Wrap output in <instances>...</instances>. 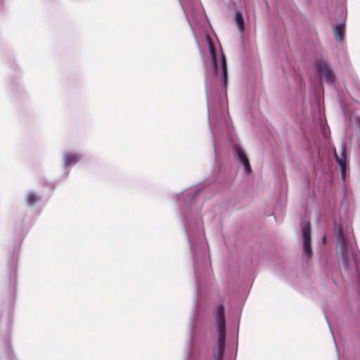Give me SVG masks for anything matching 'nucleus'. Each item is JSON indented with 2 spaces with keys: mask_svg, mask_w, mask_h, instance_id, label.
Returning a JSON list of instances; mask_svg holds the SVG:
<instances>
[{
  "mask_svg": "<svg viewBox=\"0 0 360 360\" xmlns=\"http://www.w3.org/2000/svg\"><path fill=\"white\" fill-rule=\"evenodd\" d=\"M210 53V60H205V88L206 96L211 99L219 80L226 89L228 72L226 57L218 41H214L207 34L205 35Z\"/></svg>",
  "mask_w": 360,
  "mask_h": 360,
  "instance_id": "f257e3e1",
  "label": "nucleus"
},
{
  "mask_svg": "<svg viewBox=\"0 0 360 360\" xmlns=\"http://www.w3.org/2000/svg\"><path fill=\"white\" fill-rule=\"evenodd\" d=\"M214 318L217 328L218 338L213 348L214 360H223L226 342L225 309L223 304L214 306Z\"/></svg>",
  "mask_w": 360,
  "mask_h": 360,
  "instance_id": "f03ea898",
  "label": "nucleus"
},
{
  "mask_svg": "<svg viewBox=\"0 0 360 360\" xmlns=\"http://www.w3.org/2000/svg\"><path fill=\"white\" fill-rule=\"evenodd\" d=\"M202 228L203 224L201 219L188 220L185 224V231L193 257L195 256L196 248L200 243Z\"/></svg>",
  "mask_w": 360,
  "mask_h": 360,
  "instance_id": "7ed1b4c3",
  "label": "nucleus"
},
{
  "mask_svg": "<svg viewBox=\"0 0 360 360\" xmlns=\"http://www.w3.org/2000/svg\"><path fill=\"white\" fill-rule=\"evenodd\" d=\"M336 252L340 266L347 269L351 262L352 256L349 241L341 229L338 231Z\"/></svg>",
  "mask_w": 360,
  "mask_h": 360,
  "instance_id": "20e7f679",
  "label": "nucleus"
},
{
  "mask_svg": "<svg viewBox=\"0 0 360 360\" xmlns=\"http://www.w3.org/2000/svg\"><path fill=\"white\" fill-rule=\"evenodd\" d=\"M316 77L321 85L326 84L333 86L336 79V75L328 63L323 59H316Z\"/></svg>",
  "mask_w": 360,
  "mask_h": 360,
  "instance_id": "39448f33",
  "label": "nucleus"
},
{
  "mask_svg": "<svg viewBox=\"0 0 360 360\" xmlns=\"http://www.w3.org/2000/svg\"><path fill=\"white\" fill-rule=\"evenodd\" d=\"M301 232L303 243L302 262H308L312 256L311 241V224L309 221H303L301 223Z\"/></svg>",
  "mask_w": 360,
  "mask_h": 360,
  "instance_id": "423d86ee",
  "label": "nucleus"
},
{
  "mask_svg": "<svg viewBox=\"0 0 360 360\" xmlns=\"http://www.w3.org/2000/svg\"><path fill=\"white\" fill-rule=\"evenodd\" d=\"M82 158L80 152L66 151L63 153L62 164L64 169V177L70 173V167L77 164Z\"/></svg>",
  "mask_w": 360,
  "mask_h": 360,
  "instance_id": "0eeeda50",
  "label": "nucleus"
},
{
  "mask_svg": "<svg viewBox=\"0 0 360 360\" xmlns=\"http://www.w3.org/2000/svg\"><path fill=\"white\" fill-rule=\"evenodd\" d=\"M208 350V345L202 346L197 340H194L188 353L187 360H205V355Z\"/></svg>",
  "mask_w": 360,
  "mask_h": 360,
  "instance_id": "6e6552de",
  "label": "nucleus"
},
{
  "mask_svg": "<svg viewBox=\"0 0 360 360\" xmlns=\"http://www.w3.org/2000/svg\"><path fill=\"white\" fill-rule=\"evenodd\" d=\"M234 152L235 159L242 164L244 167L245 172L247 174H249L252 172V169L248 157L244 148L240 144H236L234 146Z\"/></svg>",
  "mask_w": 360,
  "mask_h": 360,
  "instance_id": "1a4fd4ad",
  "label": "nucleus"
},
{
  "mask_svg": "<svg viewBox=\"0 0 360 360\" xmlns=\"http://www.w3.org/2000/svg\"><path fill=\"white\" fill-rule=\"evenodd\" d=\"M333 151L336 162L340 166L342 179L344 180L346 176V169L347 163L345 147L343 145H342L339 153H338L335 148H333Z\"/></svg>",
  "mask_w": 360,
  "mask_h": 360,
  "instance_id": "9d476101",
  "label": "nucleus"
},
{
  "mask_svg": "<svg viewBox=\"0 0 360 360\" xmlns=\"http://www.w3.org/2000/svg\"><path fill=\"white\" fill-rule=\"evenodd\" d=\"M333 33L337 42L341 43L345 39V20H342L333 26Z\"/></svg>",
  "mask_w": 360,
  "mask_h": 360,
  "instance_id": "9b49d317",
  "label": "nucleus"
},
{
  "mask_svg": "<svg viewBox=\"0 0 360 360\" xmlns=\"http://www.w3.org/2000/svg\"><path fill=\"white\" fill-rule=\"evenodd\" d=\"M41 200V195L34 191H29L25 195V201L27 205L32 207Z\"/></svg>",
  "mask_w": 360,
  "mask_h": 360,
  "instance_id": "f8f14e48",
  "label": "nucleus"
},
{
  "mask_svg": "<svg viewBox=\"0 0 360 360\" xmlns=\"http://www.w3.org/2000/svg\"><path fill=\"white\" fill-rule=\"evenodd\" d=\"M4 347L5 352L8 355L11 360H18L16 357L13 354L11 351V338L10 335L8 333L3 338L2 341L0 342V348Z\"/></svg>",
  "mask_w": 360,
  "mask_h": 360,
  "instance_id": "ddd939ff",
  "label": "nucleus"
},
{
  "mask_svg": "<svg viewBox=\"0 0 360 360\" xmlns=\"http://www.w3.org/2000/svg\"><path fill=\"white\" fill-rule=\"evenodd\" d=\"M320 129H321V133L323 136V138L325 139L324 142L326 145L330 143V129L328 127V125L323 122V121L320 122Z\"/></svg>",
  "mask_w": 360,
  "mask_h": 360,
  "instance_id": "4468645a",
  "label": "nucleus"
},
{
  "mask_svg": "<svg viewBox=\"0 0 360 360\" xmlns=\"http://www.w3.org/2000/svg\"><path fill=\"white\" fill-rule=\"evenodd\" d=\"M234 20L240 32H243L244 29L243 16L240 11H236Z\"/></svg>",
  "mask_w": 360,
  "mask_h": 360,
  "instance_id": "2eb2a0df",
  "label": "nucleus"
},
{
  "mask_svg": "<svg viewBox=\"0 0 360 360\" xmlns=\"http://www.w3.org/2000/svg\"><path fill=\"white\" fill-rule=\"evenodd\" d=\"M199 193L200 191L198 189H195L188 193L184 201L185 205L187 204H191L195 200Z\"/></svg>",
  "mask_w": 360,
  "mask_h": 360,
  "instance_id": "dca6fc26",
  "label": "nucleus"
},
{
  "mask_svg": "<svg viewBox=\"0 0 360 360\" xmlns=\"http://www.w3.org/2000/svg\"><path fill=\"white\" fill-rule=\"evenodd\" d=\"M10 281L12 282V278L11 276L10 277ZM13 283L15 284V272H14L13 274Z\"/></svg>",
  "mask_w": 360,
  "mask_h": 360,
  "instance_id": "f3484780",
  "label": "nucleus"
},
{
  "mask_svg": "<svg viewBox=\"0 0 360 360\" xmlns=\"http://www.w3.org/2000/svg\"><path fill=\"white\" fill-rule=\"evenodd\" d=\"M357 124H358V129L360 131V119L359 118H358V120H357Z\"/></svg>",
  "mask_w": 360,
  "mask_h": 360,
  "instance_id": "a211bd4d",
  "label": "nucleus"
},
{
  "mask_svg": "<svg viewBox=\"0 0 360 360\" xmlns=\"http://www.w3.org/2000/svg\"><path fill=\"white\" fill-rule=\"evenodd\" d=\"M208 119L210 120V107L208 106V115H207Z\"/></svg>",
  "mask_w": 360,
  "mask_h": 360,
  "instance_id": "6ab92c4d",
  "label": "nucleus"
}]
</instances>
